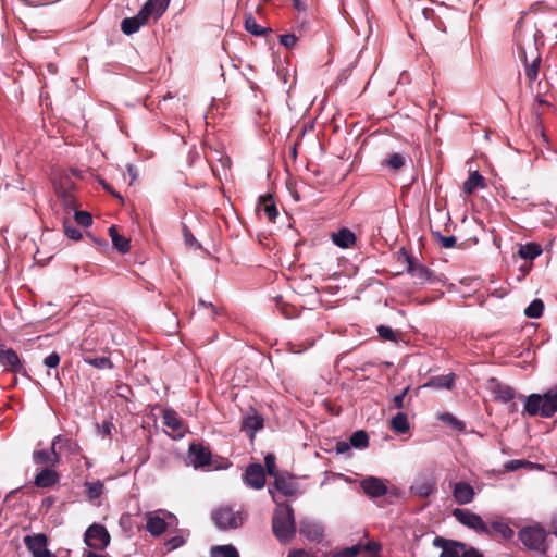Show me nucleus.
<instances>
[{
    "label": "nucleus",
    "mask_w": 557,
    "mask_h": 557,
    "mask_svg": "<svg viewBox=\"0 0 557 557\" xmlns=\"http://www.w3.org/2000/svg\"><path fill=\"white\" fill-rule=\"evenodd\" d=\"M537 30L532 25L527 26L519 20L516 24L515 40L519 50V57L524 63L525 76L530 82L536 81L541 57L536 48Z\"/></svg>",
    "instance_id": "obj_1"
},
{
    "label": "nucleus",
    "mask_w": 557,
    "mask_h": 557,
    "mask_svg": "<svg viewBox=\"0 0 557 557\" xmlns=\"http://www.w3.org/2000/svg\"><path fill=\"white\" fill-rule=\"evenodd\" d=\"M273 502L277 505L273 513L272 530L277 540L287 543L296 532L294 512L290 506L284 505L272 488H269Z\"/></svg>",
    "instance_id": "obj_2"
},
{
    "label": "nucleus",
    "mask_w": 557,
    "mask_h": 557,
    "mask_svg": "<svg viewBox=\"0 0 557 557\" xmlns=\"http://www.w3.org/2000/svg\"><path fill=\"white\" fill-rule=\"evenodd\" d=\"M433 546L442 552L440 557H483V554L466 543L436 536Z\"/></svg>",
    "instance_id": "obj_3"
},
{
    "label": "nucleus",
    "mask_w": 557,
    "mask_h": 557,
    "mask_svg": "<svg viewBox=\"0 0 557 557\" xmlns=\"http://www.w3.org/2000/svg\"><path fill=\"white\" fill-rule=\"evenodd\" d=\"M212 519L220 530L236 529L244 522L242 513L228 506H222L214 510Z\"/></svg>",
    "instance_id": "obj_4"
},
{
    "label": "nucleus",
    "mask_w": 557,
    "mask_h": 557,
    "mask_svg": "<svg viewBox=\"0 0 557 557\" xmlns=\"http://www.w3.org/2000/svg\"><path fill=\"white\" fill-rule=\"evenodd\" d=\"M63 445L71 446L72 443L70 440L63 438L61 435L55 436L52 441L51 450L42 449L34 451V462L47 466H54L55 463L59 462V451L62 449Z\"/></svg>",
    "instance_id": "obj_5"
},
{
    "label": "nucleus",
    "mask_w": 557,
    "mask_h": 557,
    "mask_svg": "<svg viewBox=\"0 0 557 557\" xmlns=\"http://www.w3.org/2000/svg\"><path fill=\"white\" fill-rule=\"evenodd\" d=\"M519 540L529 549L539 550L542 553L546 552L545 539L546 533L540 527H525L518 533Z\"/></svg>",
    "instance_id": "obj_6"
},
{
    "label": "nucleus",
    "mask_w": 557,
    "mask_h": 557,
    "mask_svg": "<svg viewBox=\"0 0 557 557\" xmlns=\"http://www.w3.org/2000/svg\"><path fill=\"white\" fill-rule=\"evenodd\" d=\"M453 516L462 525L474 530L478 533L491 535V529L478 513L467 509L457 508L453 511Z\"/></svg>",
    "instance_id": "obj_7"
},
{
    "label": "nucleus",
    "mask_w": 557,
    "mask_h": 557,
    "mask_svg": "<svg viewBox=\"0 0 557 557\" xmlns=\"http://www.w3.org/2000/svg\"><path fill=\"white\" fill-rule=\"evenodd\" d=\"M84 542L90 548L104 549L110 544V534L103 525L94 523L85 531Z\"/></svg>",
    "instance_id": "obj_8"
},
{
    "label": "nucleus",
    "mask_w": 557,
    "mask_h": 557,
    "mask_svg": "<svg viewBox=\"0 0 557 557\" xmlns=\"http://www.w3.org/2000/svg\"><path fill=\"white\" fill-rule=\"evenodd\" d=\"M165 518L174 520L175 517L166 511L157 510L147 513L146 521V530L150 533V535L158 537L166 530L169 522L165 521Z\"/></svg>",
    "instance_id": "obj_9"
},
{
    "label": "nucleus",
    "mask_w": 557,
    "mask_h": 557,
    "mask_svg": "<svg viewBox=\"0 0 557 557\" xmlns=\"http://www.w3.org/2000/svg\"><path fill=\"white\" fill-rule=\"evenodd\" d=\"M24 544L32 553V557H52L51 552L47 548L48 539L44 533L26 535Z\"/></svg>",
    "instance_id": "obj_10"
},
{
    "label": "nucleus",
    "mask_w": 557,
    "mask_h": 557,
    "mask_svg": "<svg viewBox=\"0 0 557 557\" xmlns=\"http://www.w3.org/2000/svg\"><path fill=\"white\" fill-rule=\"evenodd\" d=\"M163 423L171 432L169 435L175 440L182 438L186 433V426L177 412L171 408L163 410Z\"/></svg>",
    "instance_id": "obj_11"
},
{
    "label": "nucleus",
    "mask_w": 557,
    "mask_h": 557,
    "mask_svg": "<svg viewBox=\"0 0 557 557\" xmlns=\"http://www.w3.org/2000/svg\"><path fill=\"white\" fill-rule=\"evenodd\" d=\"M211 453L203 445L193 443L188 448L189 463L195 468H202L210 465Z\"/></svg>",
    "instance_id": "obj_12"
},
{
    "label": "nucleus",
    "mask_w": 557,
    "mask_h": 557,
    "mask_svg": "<svg viewBox=\"0 0 557 557\" xmlns=\"http://www.w3.org/2000/svg\"><path fill=\"white\" fill-rule=\"evenodd\" d=\"M245 484L251 488L260 490L265 483L264 469L260 463H251L246 468Z\"/></svg>",
    "instance_id": "obj_13"
},
{
    "label": "nucleus",
    "mask_w": 557,
    "mask_h": 557,
    "mask_svg": "<svg viewBox=\"0 0 557 557\" xmlns=\"http://www.w3.org/2000/svg\"><path fill=\"white\" fill-rule=\"evenodd\" d=\"M364 494L369 497H380L387 493L386 481L376 476H368L360 483Z\"/></svg>",
    "instance_id": "obj_14"
},
{
    "label": "nucleus",
    "mask_w": 557,
    "mask_h": 557,
    "mask_svg": "<svg viewBox=\"0 0 557 557\" xmlns=\"http://www.w3.org/2000/svg\"><path fill=\"white\" fill-rule=\"evenodd\" d=\"M271 488V486L269 487ZM274 494L281 493L283 496H293L298 492V484L294 478L289 474H278L274 478V487H272Z\"/></svg>",
    "instance_id": "obj_15"
},
{
    "label": "nucleus",
    "mask_w": 557,
    "mask_h": 557,
    "mask_svg": "<svg viewBox=\"0 0 557 557\" xmlns=\"http://www.w3.org/2000/svg\"><path fill=\"white\" fill-rule=\"evenodd\" d=\"M453 497L459 505L470 504L475 497L473 486L465 481H459L453 485Z\"/></svg>",
    "instance_id": "obj_16"
},
{
    "label": "nucleus",
    "mask_w": 557,
    "mask_h": 557,
    "mask_svg": "<svg viewBox=\"0 0 557 557\" xmlns=\"http://www.w3.org/2000/svg\"><path fill=\"white\" fill-rule=\"evenodd\" d=\"M0 364L4 367L5 370L14 373L24 372L17 354L11 348L0 350Z\"/></svg>",
    "instance_id": "obj_17"
},
{
    "label": "nucleus",
    "mask_w": 557,
    "mask_h": 557,
    "mask_svg": "<svg viewBox=\"0 0 557 557\" xmlns=\"http://www.w3.org/2000/svg\"><path fill=\"white\" fill-rule=\"evenodd\" d=\"M361 549H366L369 553L377 554L381 550V544L374 541H369L366 545L356 544L350 547L344 548L337 552L333 557H356Z\"/></svg>",
    "instance_id": "obj_18"
},
{
    "label": "nucleus",
    "mask_w": 557,
    "mask_h": 557,
    "mask_svg": "<svg viewBox=\"0 0 557 557\" xmlns=\"http://www.w3.org/2000/svg\"><path fill=\"white\" fill-rule=\"evenodd\" d=\"M169 4L170 0H147L139 11L147 16V20L149 17L158 20L165 12Z\"/></svg>",
    "instance_id": "obj_19"
},
{
    "label": "nucleus",
    "mask_w": 557,
    "mask_h": 557,
    "mask_svg": "<svg viewBox=\"0 0 557 557\" xmlns=\"http://www.w3.org/2000/svg\"><path fill=\"white\" fill-rule=\"evenodd\" d=\"M542 417L550 418L557 412V388H550L541 395Z\"/></svg>",
    "instance_id": "obj_20"
},
{
    "label": "nucleus",
    "mask_w": 557,
    "mask_h": 557,
    "mask_svg": "<svg viewBox=\"0 0 557 557\" xmlns=\"http://www.w3.org/2000/svg\"><path fill=\"white\" fill-rule=\"evenodd\" d=\"M147 21V16L139 11L135 16L124 18L121 23V29L129 36L137 33Z\"/></svg>",
    "instance_id": "obj_21"
},
{
    "label": "nucleus",
    "mask_w": 557,
    "mask_h": 557,
    "mask_svg": "<svg viewBox=\"0 0 557 557\" xmlns=\"http://www.w3.org/2000/svg\"><path fill=\"white\" fill-rule=\"evenodd\" d=\"M263 426V419L261 416L253 413L244 417L242 422V430L246 432V434L253 438L257 431H259Z\"/></svg>",
    "instance_id": "obj_22"
},
{
    "label": "nucleus",
    "mask_w": 557,
    "mask_h": 557,
    "mask_svg": "<svg viewBox=\"0 0 557 557\" xmlns=\"http://www.w3.org/2000/svg\"><path fill=\"white\" fill-rule=\"evenodd\" d=\"M455 374L436 375L431 377L423 387L436 389H451L454 387Z\"/></svg>",
    "instance_id": "obj_23"
},
{
    "label": "nucleus",
    "mask_w": 557,
    "mask_h": 557,
    "mask_svg": "<svg viewBox=\"0 0 557 557\" xmlns=\"http://www.w3.org/2000/svg\"><path fill=\"white\" fill-rule=\"evenodd\" d=\"M407 260V271L410 275L417 278L421 284L431 280L432 272L425 265L414 263L410 257H408Z\"/></svg>",
    "instance_id": "obj_24"
},
{
    "label": "nucleus",
    "mask_w": 557,
    "mask_h": 557,
    "mask_svg": "<svg viewBox=\"0 0 557 557\" xmlns=\"http://www.w3.org/2000/svg\"><path fill=\"white\" fill-rule=\"evenodd\" d=\"M332 240L341 248H349L355 244L356 236L350 230L344 227L332 234Z\"/></svg>",
    "instance_id": "obj_25"
},
{
    "label": "nucleus",
    "mask_w": 557,
    "mask_h": 557,
    "mask_svg": "<svg viewBox=\"0 0 557 557\" xmlns=\"http://www.w3.org/2000/svg\"><path fill=\"white\" fill-rule=\"evenodd\" d=\"M55 194L65 211L72 212L76 210L75 197L71 189L62 186H55Z\"/></svg>",
    "instance_id": "obj_26"
},
{
    "label": "nucleus",
    "mask_w": 557,
    "mask_h": 557,
    "mask_svg": "<svg viewBox=\"0 0 557 557\" xmlns=\"http://www.w3.org/2000/svg\"><path fill=\"white\" fill-rule=\"evenodd\" d=\"M259 211H263L269 221L274 222L278 212L270 195L261 196L259 199Z\"/></svg>",
    "instance_id": "obj_27"
},
{
    "label": "nucleus",
    "mask_w": 557,
    "mask_h": 557,
    "mask_svg": "<svg viewBox=\"0 0 557 557\" xmlns=\"http://www.w3.org/2000/svg\"><path fill=\"white\" fill-rule=\"evenodd\" d=\"M58 482V474L54 470L46 468L37 473L35 484L39 487H50Z\"/></svg>",
    "instance_id": "obj_28"
},
{
    "label": "nucleus",
    "mask_w": 557,
    "mask_h": 557,
    "mask_svg": "<svg viewBox=\"0 0 557 557\" xmlns=\"http://www.w3.org/2000/svg\"><path fill=\"white\" fill-rule=\"evenodd\" d=\"M109 235L111 237L113 246L122 253L129 251L131 245L129 239L123 235H120L116 227L113 225L109 228Z\"/></svg>",
    "instance_id": "obj_29"
},
{
    "label": "nucleus",
    "mask_w": 557,
    "mask_h": 557,
    "mask_svg": "<svg viewBox=\"0 0 557 557\" xmlns=\"http://www.w3.org/2000/svg\"><path fill=\"white\" fill-rule=\"evenodd\" d=\"M524 410L529 416L540 414L542 417V400L540 394H531L524 399Z\"/></svg>",
    "instance_id": "obj_30"
},
{
    "label": "nucleus",
    "mask_w": 557,
    "mask_h": 557,
    "mask_svg": "<svg viewBox=\"0 0 557 557\" xmlns=\"http://www.w3.org/2000/svg\"><path fill=\"white\" fill-rule=\"evenodd\" d=\"M410 158L406 153L393 152L387 156L383 164L393 171L401 169Z\"/></svg>",
    "instance_id": "obj_31"
},
{
    "label": "nucleus",
    "mask_w": 557,
    "mask_h": 557,
    "mask_svg": "<svg viewBox=\"0 0 557 557\" xmlns=\"http://www.w3.org/2000/svg\"><path fill=\"white\" fill-rule=\"evenodd\" d=\"M542 247L536 243L521 245L518 255L522 259L533 260L542 253Z\"/></svg>",
    "instance_id": "obj_32"
},
{
    "label": "nucleus",
    "mask_w": 557,
    "mask_h": 557,
    "mask_svg": "<svg viewBox=\"0 0 557 557\" xmlns=\"http://www.w3.org/2000/svg\"><path fill=\"white\" fill-rule=\"evenodd\" d=\"M504 468L506 471L511 472V471H517V470H520L523 468L543 470L544 466H542L540 463H534V462H531L528 460L513 459V460L507 461L504 465Z\"/></svg>",
    "instance_id": "obj_33"
},
{
    "label": "nucleus",
    "mask_w": 557,
    "mask_h": 557,
    "mask_svg": "<svg viewBox=\"0 0 557 557\" xmlns=\"http://www.w3.org/2000/svg\"><path fill=\"white\" fill-rule=\"evenodd\" d=\"M210 557H239V554L236 547L231 544L215 545L210 549Z\"/></svg>",
    "instance_id": "obj_34"
},
{
    "label": "nucleus",
    "mask_w": 557,
    "mask_h": 557,
    "mask_svg": "<svg viewBox=\"0 0 557 557\" xmlns=\"http://www.w3.org/2000/svg\"><path fill=\"white\" fill-rule=\"evenodd\" d=\"M391 428L399 434H405L408 432L410 425L407 414L405 412H398L395 417L392 418Z\"/></svg>",
    "instance_id": "obj_35"
},
{
    "label": "nucleus",
    "mask_w": 557,
    "mask_h": 557,
    "mask_svg": "<svg viewBox=\"0 0 557 557\" xmlns=\"http://www.w3.org/2000/svg\"><path fill=\"white\" fill-rule=\"evenodd\" d=\"M86 495L89 500L94 502L103 494L104 485L100 480L85 482Z\"/></svg>",
    "instance_id": "obj_36"
},
{
    "label": "nucleus",
    "mask_w": 557,
    "mask_h": 557,
    "mask_svg": "<svg viewBox=\"0 0 557 557\" xmlns=\"http://www.w3.org/2000/svg\"><path fill=\"white\" fill-rule=\"evenodd\" d=\"M479 187H484V177L478 172H474L470 174V176L463 183V190L466 194H472Z\"/></svg>",
    "instance_id": "obj_37"
},
{
    "label": "nucleus",
    "mask_w": 557,
    "mask_h": 557,
    "mask_svg": "<svg viewBox=\"0 0 557 557\" xmlns=\"http://www.w3.org/2000/svg\"><path fill=\"white\" fill-rule=\"evenodd\" d=\"M350 445L358 449H363L369 445V436L366 431L358 430L349 437Z\"/></svg>",
    "instance_id": "obj_38"
},
{
    "label": "nucleus",
    "mask_w": 557,
    "mask_h": 557,
    "mask_svg": "<svg viewBox=\"0 0 557 557\" xmlns=\"http://www.w3.org/2000/svg\"><path fill=\"white\" fill-rule=\"evenodd\" d=\"M496 398L503 403H508L515 398L516 392L508 385L497 384L495 388Z\"/></svg>",
    "instance_id": "obj_39"
},
{
    "label": "nucleus",
    "mask_w": 557,
    "mask_h": 557,
    "mask_svg": "<svg viewBox=\"0 0 557 557\" xmlns=\"http://www.w3.org/2000/svg\"><path fill=\"white\" fill-rule=\"evenodd\" d=\"M492 529L499 533L505 540H511L515 535L513 529L508 523L503 521L492 522Z\"/></svg>",
    "instance_id": "obj_40"
},
{
    "label": "nucleus",
    "mask_w": 557,
    "mask_h": 557,
    "mask_svg": "<svg viewBox=\"0 0 557 557\" xmlns=\"http://www.w3.org/2000/svg\"><path fill=\"white\" fill-rule=\"evenodd\" d=\"M544 304L541 299H534L524 310V314L532 319H537L542 315Z\"/></svg>",
    "instance_id": "obj_41"
},
{
    "label": "nucleus",
    "mask_w": 557,
    "mask_h": 557,
    "mask_svg": "<svg viewBox=\"0 0 557 557\" xmlns=\"http://www.w3.org/2000/svg\"><path fill=\"white\" fill-rule=\"evenodd\" d=\"M245 28L248 33L255 36H261L265 33V28L260 26L252 14L245 17Z\"/></svg>",
    "instance_id": "obj_42"
},
{
    "label": "nucleus",
    "mask_w": 557,
    "mask_h": 557,
    "mask_svg": "<svg viewBox=\"0 0 557 557\" xmlns=\"http://www.w3.org/2000/svg\"><path fill=\"white\" fill-rule=\"evenodd\" d=\"M413 488L419 496L428 497L435 490V484L432 481L417 482Z\"/></svg>",
    "instance_id": "obj_43"
},
{
    "label": "nucleus",
    "mask_w": 557,
    "mask_h": 557,
    "mask_svg": "<svg viewBox=\"0 0 557 557\" xmlns=\"http://www.w3.org/2000/svg\"><path fill=\"white\" fill-rule=\"evenodd\" d=\"M74 212V219L75 222L84 227H88L92 224V216L87 211H79L75 210Z\"/></svg>",
    "instance_id": "obj_44"
},
{
    "label": "nucleus",
    "mask_w": 557,
    "mask_h": 557,
    "mask_svg": "<svg viewBox=\"0 0 557 557\" xmlns=\"http://www.w3.org/2000/svg\"><path fill=\"white\" fill-rule=\"evenodd\" d=\"M377 333H379V336L385 341L397 342L396 334H395L394 330L389 326L379 325Z\"/></svg>",
    "instance_id": "obj_45"
},
{
    "label": "nucleus",
    "mask_w": 557,
    "mask_h": 557,
    "mask_svg": "<svg viewBox=\"0 0 557 557\" xmlns=\"http://www.w3.org/2000/svg\"><path fill=\"white\" fill-rule=\"evenodd\" d=\"M264 465L267 472L270 476L275 478L276 475H278L274 455L268 454L264 458Z\"/></svg>",
    "instance_id": "obj_46"
},
{
    "label": "nucleus",
    "mask_w": 557,
    "mask_h": 557,
    "mask_svg": "<svg viewBox=\"0 0 557 557\" xmlns=\"http://www.w3.org/2000/svg\"><path fill=\"white\" fill-rule=\"evenodd\" d=\"M64 233L70 239L78 240L82 237V233L78 228L73 226L67 220L64 221Z\"/></svg>",
    "instance_id": "obj_47"
},
{
    "label": "nucleus",
    "mask_w": 557,
    "mask_h": 557,
    "mask_svg": "<svg viewBox=\"0 0 557 557\" xmlns=\"http://www.w3.org/2000/svg\"><path fill=\"white\" fill-rule=\"evenodd\" d=\"M87 362L97 369L112 368V363H111L110 359L107 357H97V358L87 360Z\"/></svg>",
    "instance_id": "obj_48"
},
{
    "label": "nucleus",
    "mask_w": 557,
    "mask_h": 557,
    "mask_svg": "<svg viewBox=\"0 0 557 557\" xmlns=\"http://www.w3.org/2000/svg\"><path fill=\"white\" fill-rule=\"evenodd\" d=\"M435 237L440 242L442 247L447 248V249L455 247L456 242H457L455 236H444L438 232L435 233Z\"/></svg>",
    "instance_id": "obj_49"
},
{
    "label": "nucleus",
    "mask_w": 557,
    "mask_h": 557,
    "mask_svg": "<svg viewBox=\"0 0 557 557\" xmlns=\"http://www.w3.org/2000/svg\"><path fill=\"white\" fill-rule=\"evenodd\" d=\"M184 543H185L184 537L176 535V536L169 539L165 542V546L168 547L169 550H173V549L181 547Z\"/></svg>",
    "instance_id": "obj_50"
},
{
    "label": "nucleus",
    "mask_w": 557,
    "mask_h": 557,
    "mask_svg": "<svg viewBox=\"0 0 557 557\" xmlns=\"http://www.w3.org/2000/svg\"><path fill=\"white\" fill-rule=\"evenodd\" d=\"M60 363V356L58 352L53 351L51 352L50 355H48L45 360H44V364L47 367V368H57Z\"/></svg>",
    "instance_id": "obj_51"
},
{
    "label": "nucleus",
    "mask_w": 557,
    "mask_h": 557,
    "mask_svg": "<svg viewBox=\"0 0 557 557\" xmlns=\"http://www.w3.org/2000/svg\"><path fill=\"white\" fill-rule=\"evenodd\" d=\"M297 41V37L294 34H284L280 36V42L286 48H293Z\"/></svg>",
    "instance_id": "obj_52"
},
{
    "label": "nucleus",
    "mask_w": 557,
    "mask_h": 557,
    "mask_svg": "<svg viewBox=\"0 0 557 557\" xmlns=\"http://www.w3.org/2000/svg\"><path fill=\"white\" fill-rule=\"evenodd\" d=\"M409 391V386H407L400 394L395 395L393 397V403L397 409H403L405 407V397Z\"/></svg>",
    "instance_id": "obj_53"
},
{
    "label": "nucleus",
    "mask_w": 557,
    "mask_h": 557,
    "mask_svg": "<svg viewBox=\"0 0 557 557\" xmlns=\"http://www.w3.org/2000/svg\"><path fill=\"white\" fill-rule=\"evenodd\" d=\"M183 233H184V239H185L186 245L196 247V248L200 247V244L197 242V239L194 237L191 232L186 226L184 227Z\"/></svg>",
    "instance_id": "obj_54"
},
{
    "label": "nucleus",
    "mask_w": 557,
    "mask_h": 557,
    "mask_svg": "<svg viewBox=\"0 0 557 557\" xmlns=\"http://www.w3.org/2000/svg\"><path fill=\"white\" fill-rule=\"evenodd\" d=\"M113 428H114V425L110 421H104L101 425H97L98 433L103 436L110 435Z\"/></svg>",
    "instance_id": "obj_55"
},
{
    "label": "nucleus",
    "mask_w": 557,
    "mask_h": 557,
    "mask_svg": "<svg viewBox=\"0 0 557 557\" xmlns=\"http://www.w3.org/2000/svg\"><path fill=\"white\" fill-rule=\"evenodd\" d=\"M441 420L442 421H445V422H448V423H451L454 426L458 428V429H461L462 428V423L459 422L453 414L450 413H444L441 416Z\"/></svg>",
    "instance_id": "obj_56"
},
{
    "label": "nucleus",
    "mask_w": 557,
    "mask_h": 557,
    "mask_svg": "<svg viewBox=\"0 0 557 557\" xmlns=\"http://www.w3.org/2000/svg\"><path fill=\"white\" fill-rule=\"evenodd\" d=\"M351 445L350 442L341 441L337 442L335 445V451L337 454H345L350 449Z\"/></svg>",
    "instance_id": "obj_57"
},
{
    "label": "nucleus",
    "mask_w": 557,
    "mask_h": 557,
    "mask_svg": "<svg viewBox=\"0 0 557 557\" xmlns=\"http://www.w3.org/2000/svg\"><path fill=\"white\" fill-rule=\"evenodd\" d=\"M127 174L129 176V184H133L138 177L137 169L132 164L127 165Z\"/></svg>",
    "instance_id": "obj_58"
},
{
    "label": "nucleus",
    "mask_w": 557,
    "mask_h": 557,
    "mask_svg": "<svg viewBox=\"0 0 557 557\" xmlns=\"http://www.w3.org/2000/svg\"><path fill=\"white\" fill-rule=\"evenodd\" d=\"M287 557H315V556H313L312 554H310L304 549H298V550L290 552Z\"/></svg>",
    "instance_id": "obj_59"
},
{
    "label": "nucleus",
    "mask_w": 557,
    "mask_h": 557,
    "mask_svg": "<svg viewBox=\"0 0 557 557\" xmlns=\"http://www.w3.org/2000/svg\"><path fill=\"white\" fill-rule=\"evenodd\" d=\"M293 4L297 11H305L307 7L305 0H293Z\"/></svg>",
    "instance_id": "obj_60"
},
{
    "label": "nucleus",
    "mask_w": 557,
    "mask_h": 557,
    "mask_svg": "<svg viewBox=\"0 0 557 557\" xmlns=\"http://www.w3.org/2000/svg\"><path fill=\"white\" fill-rule=\"evenodd\" d=\"M102 186L103 188L109 191L110 194H112L114 197L116 198H121L120 194H117L116 191H114L108 184H106L104 182H102Z\"/></svg>",
    "instance_id": "obj_61"
},
{
    "label": "nucleus",
    "mask_w": 557,
    "mask_h": 557,
    "mask_svg": "<svg viewBox=\"0 0 557 557\" xmlns=\"http://www.w3.org/2000/svg\"><path fill=\"white\" fill-rule=\"evenodd\" d=\"M85 557H106V556L100 555V554L95 553V552H91V550H87V552L85 553Z\"/></svg>",
    "instance_id": "obj_62"
},
{
    "label": "nucleus",
    "mask_w": 557,
    "mask_h": 557,
    "mask_svg": "<svg viewBox=\"0 0 557 557\" xmlns=\"http://www.w3.org/2000/svg\"><path fill=\"white\" fill-rule=\"evenodd\" d=\"M199 305H200V306H202V307H210V308H212V310L215 312V309H214V307H213V305H212V304H207L206 301L200 300V301H199Z\"/></svg>",
    "instance_id": "obj_63"
},
{
    "label": "nucleus",
    "mask_w": 557,
    "mask_h": 557,
    "mask_svg": "<svg viewBox=\"0 0 557 557\" xmlns=\"http://www.w3.org/2000/svg\"><path fill=\"white\" fill-rule=\"evenodd\" d=\"M320 535H321V531H320V529H319V528H315V529H314V533H313L312 537H317V536H320Z\"/></svg>",
    "instance_id": "obj_64"
}]
</instances>
